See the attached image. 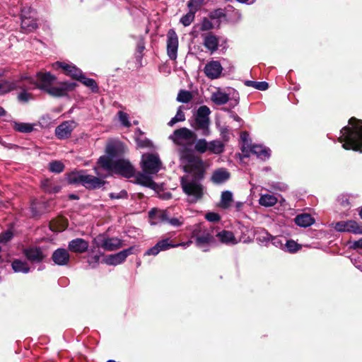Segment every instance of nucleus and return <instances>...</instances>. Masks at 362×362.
Wrapping results in <instances>:
<instances>
[{
  "mask_svg": "<svg viewBox=\"0 0 362 362\" xmlns=\"http://www.w3.org/2000/svg\"><path fill=\"white\" fill-rule=\"evenodd\" d=\"M11 125L15 131L21 133H30L34 129V125L30 123L13 121Z\"/></svg>",
  "mask_w": 362,
  "mask_h": 362,
  "instance_id": "c85d7f7f",
  "label": "nucleus"
},
{
  "mask_svg": "<svg viewBox=\"0 0 362 362\" xmlns=\"http://www.w3.org/2000/svg\"><path fill=\"white\" fill-rule=\"evenodd\" d=\"M23 84L18 86L23 90L18 94V98L21 102L26 103L33 99L31 94L27 92L28 90L37 88V78L36 79L30 76L23 78Z\"/></svg>",
  "mask_w": 362,
  "mask_h": 362,
  "instance_id": "9b49d317",
  "label": "nucleus"
},
{
  "mask_svg": "<svg viewBox=\"0 0 362 362\" xmlns=\"http://www.w3.org/2000/svg\"><path fill=\"white\" fill-rule=\"evenodd\" d=\"M6 115V111L4 109L1 107H0V117L4 116Z\"/></svg>",
  "mask_w": 362,
  "mask_h": 362,
  "instance_id": "774afa93",
  "label": "nucleus"
},
{
  "mask_svg": "<svg viewBox=\"0 0 362 362\" xmlns=\"http://www.w3.org/2000/svg\"><path fill=\"white\" fill-rule=\"evenodd\" d=\"M239 3L245 4H252L256 0H236Z\"/></svg>",
  "mask_w": 362,
  "mask_h": 362,
  "instance_id": "680f3d73",
  "label": "nucleus"
},
{
  "mask_svg": "<svg viewBox=\"0 0 362 362\" xmlns=\"http://www.w3.org/2000/svg\"><path fill=\"white\" fill-rule=\"evenodd\" d=\"M141 167L144 172L157 174L162 167V163L157 154L145 153L142 156Z\"/></svg>",
  "mask_w": 362,
  "mask_h": 362,
  "instance_id": "6e6552de",
  "label": "nucleus"
},
{
  "mask_svg": "<svg viewBox=\"0 0 362 362\" xmlns=\"http://www.w3.org/2000/svg\"><path fill=\"white\" fill-rule=\"evenodd\" d=\"M36 13L30 6H24L21 9V29L25 33H29L37 28Z\"/></svg>",
  "mask_w": 362,
  "mask_h": 362,
  "instance_id": "9d476101",
  "label": "nucleus"
},
{
  "mask_svg": "<svg viewBox=\"0 0 362 362\" xmlns=\"http://www.w3.org/2000/svg\"><path fill=\"white\" fill-rule=\"evenodd\" d=\"M36 77L37 78V88L54 97L66 96L76 86V83L74 82H60L54 85L56 78L49 72H39Z\"/></svg>",
  "mask_w": 362,
  "mask_h": 362,
  "instance_id": "f03ea898",
  "label": "nucleus"
},
{
  "mask_svg": "<svg viewBox=\"0 0 362 362\" xmlns=\"http://www.w3.org/2000/svg\"><path fill=\"white\" fill-rule=\"evenodd\" d=\"M243 202H236L235 207H236L237 210H240L241 208L243 207Z\"/></svg>",
  "mask_w": 362,
  "mask_h": 362,
  "instance_id": "338daca9",
  "label": "nucleus"
},
{
  "mask_svg": "<svg viewBox=\"0 0 362 362\" xmlns=\"http://www.w3.org/2000/svg\"><path fill=\"white\" fill-rule=\"evenodd\" d=\"M118 117L120 123L126 127H129L131 126V123L129 121V115L122 111H119L118 112Z\"/></svg>",
  "mask_w": 362,
  "mask_h": 362,
  "instance_id": "a18cd8bd",
  "label": "nucleus"
},
{
  "mask_svg": "<svg viewBox=\"0 0 362 362\" xmlns=\"http://www.w3.org/2000/svg\"><path fill=\"white\" fill-rule=\"evenodd\" d=\"M80 82H81L84 86L90 88L93 92H98V87L96 84V82L95 80L92 78H87L83 75V74H81V78H79L78 80Z\"/></svg>",
  "mask_w": 362,
  "mask_h": 362,
  "instance_id": "4c0bfd02",
  "label": "nucleus"
},
{
  "mask_svg": "<svg viewBox=\"0 0 362 362\" xmlns=\"http://www.w3.org/2000/svg\"><path fill=\"white\" fill-rule=\"evenodd\" d=\"M203 45L211 53L216 52L219 47L220 37L212 33H207L202 35Z\"/></svg>",
  "mask_w": 362,
  "mask_h": 362,
  "instance_id": "a211bd4d",
  "label": "nucleus"
},
{
  "mask_svg": "<svg viewBox=\"0 0 362 362\" xmlns=\"http://www.w3.org/2000/svg\"><path fill=\"white\" fill-rule=\"evenodd\" d=\"M192 235L195 238L196 245L202 248L204 251H207L204 247L211 244L214 240V230L202 224L195 226Z\"/></svg>",
  "mask_w": 362,
  "mask_h": 362,
  "instance_id": "0eeeda50",
  "label": "nucleus"
},
{
  "mask_svg": "<svg viewBox=\"0 0 362 362\" xmlns=\"http://www.w3.org/2000/svg\"><path fill=\"white\" fill-rule=\"evenodd\" d=\"M230 117L237 122H240L241 120L240 117L237 114L233 112L230 114Z\"/></svg>",
  "mask_w": 362,
  "mask_h": 362,
  "instance_id": "0e129e2a",
  "label": "nucleus"
},
{
  "mask_svg": "<svg viewBox=\"0 0 362 362\" xmlns=\"http://www.w3.org/2000/svg\"><path fill=\"white\" fill-rule=\"evenodd\" d=\"M233 202V193L230 191H224L221 194L219 206L222 209H228Z\"/></svg>",
  "mask_w": 362,
  "mask_h": 362,
  "instance_id": "72a5a7b5",
  "label": "nucleus"
},
{
  "mask_svg": "<svg viewBox=\"0 0 362 362\" xmlns=\"http://www.w3.org/2000/svg\"><path fill=\"white\" fill-rule=\"evenodd\" d=\"M88 243L82 238H76L69 243V250L76 253H83L88 248Z\"/></svg>",
  "mask_w": 362,
  "mask_h": 362,
  "instance_id": "5701e85b",
  "label": "nucleus"
},
{
  "mask_svg": "<svg viewBox=\"0 0 362 362\" xmlns=\"http://www.w3.org/2000/svg\"><path fill=\"white\" fill-rule=\"evenodd\" d=\"M223 69V66L218 61L211 60L206 64L204 72L207 78L216 79L221 77Z\"/></svg>",
  "mask_w": 362,
  "mask_h": 362,
  "instance_id": "dca6fc26",
  "label": "nucleus"
},
{
  "mask_svg": "<svg viewBox=\"0 0 362 362\" xmlns=\"http://www.w3.org/2000/svg\"><path fill=\"white\" fill-rule=\"evenodd\" d=\"M204 0H190L188 4L189 10L196 13L201 8Z\"/></svg>",
  "mask_w": 362,
  "mask_h": 362,
  "instance_id": "79ce46f5",
  "label": "nucleus"
},
{
  "mask_svg": "<svg viewBox=\"0 0 362 362\" xmlns=\"http://www.w3.org/2000/svg\"><path fill=\"white\" fill-rule=\"evenodd\" d=\"M349 124L351 127H344L341 129L339 141L343 143L342 147L346 150L362 152V120L352 117Z\"/></svg>",
  "mask_w": 362,
  "mask_h": 362,
  "instance_id": "7ed1b4c3",
  "label": "nucleus"
},
{
  "mask_svg": "<svg viewBox=\"0 0 362 362\" xmlns=\"http://www.w3.org/2000/svg\"><path fill=\"white\" fill-rule=\"evenodd\" d=\"M277 202V198L274 195L269 194H262L259 199V204L266 207L273 206Z\"/></svg>",
  "mask_w": 362,
  "mask_h": 362,
  "instance_id": "2f4dec72",
  "label": "nucleus"
},
{
  "mask_svg": "<svg viewBox=\"0 0 362 362\" xmlns=\"http://www.w3.org/2000/svg\"><path fill=\"white\" fill-rule=\"evenodd\" d=\"M250 152L262 160H265L270 156V150L262 145L253 144L250 147Z\"/></svg>",
  "mask_w": 362,
  "mask_h": 362,
  "instance_id": "bb28decb",
  "label": "nucleus"
},
{
  "mask_svg": "<svg viewBox=\"0 0 362 362\" xmlns=\"http://www.w3.org/2000/svg\"><path fill=\"white\" fill-rule=\"evenodd\" d=\"M218 240L226 245H235L239 243L238 240L234 235L233 233L229 230H222L216 235Z\"/></svg>",
  "mask_w": 362,
  "mask_h": 362,
  "instance_id": "b1692460",
  "label": "nucleus"
},
{
  "mask_svg": "<svg viewBox=\"0 0 362 362\" xmlns=\"http://www.w3.org/2000/svg\"><path fill=\"white\" fill-rule=\"evenodd\" d=\"M51 185H52V183L49 180H45L42 183V186L46 191H47L49 192H53V193H57V192H59V190L61 189L59 186L54 185V186L52 187Z\"/></svg>",
  "mask_w": 362,
  "mask_h": 362,
  "instance_id": "de8ad7c7",
  "label": "nucleus"
},
{
  "mask_svg": "<svg viewBox=\"0 0 362 362\" xmlns=\"http://www.w3.org/2000/svg\"><path fill=\"white\" fill-rule=\"evenodd\" d=\"M98 262H99V256H98V255H95V256L91 257L90 259H88V263L90 264H91L93 263L97 264Z\"/></svg>",
  "mask_w": 362,
  "mask_h": 362,
  "instance_id": "052dcab7",
  "label": "nucleus"
},
{
  "mask_svg": "<svg viewBox=\"0 0 362 362\" xmlns=\"http://www.w3.org/2000/svg\"><path fill=\"white\" fill-rule=\"evenodd\" d=\"M272 243L275 245L276 246H278L279 245H282L281 243V240L279 238H272Z\"/></svg>",
  "mask_w": 362,
  "mask_h": 362,
  "instance_id": "e2e57ef3",
  "label": "nucleus"
},
{
  "mask_svg": "<svg viewBox=\"0 0 362 362\" xmlns=\"http://www.w3.org/2000/svg\"><path fill=\"white\" fill-rule=\"evenodd\" d=\"M13 88V86L11 83L7 81L0 82V95L6 93L11 91Z\"/></svg>",
  "mask_w": 362,
  "mask_h": 362,
  "instance_id": "8fccbe9b",
  "label": "nucleus"
},
{
  "mask_svg": "<svg viewBox=\"0 0 362 362\" xmlns=\"http://www.w3.org/2000/svg\"><path fill=\"white\" fill-rule=\"evenodd\" d=\"M230 177V173L223 168L215 170L211 177V181L215 184H221L227 181Z\"/></svg>",
  "mask_w": 362,
  "mask_h": 362,
  "instance_id": "a878e982",
  "label": "nucleus"
},
{
  "mask_svg": "<svg viewBox=\"0 0 362 362\" xmlns=\"http://www.w3.org/2000/svg\"><path fill=\"white\" fill-rule=\"evenodd\" d=\"M211 100L216 105H224L228 102L229 95L223 92L216 91L212 93Z\"/></svg>",
  "mask_w": 362,
  "mask_h": 362,
  "instance_id": "7c9ffc66",
  "label": "nucleus"
},
{
  "mask_svg": "<svg viewBox=\"0 0 362 362\" xmlns=\"http://www.w3.org/2000/svg\"><path fill=\"white\" fill-rule=\"evenodd\" d=\"M271 238H272V236L269 234H268L266 232H264L262 233V236L258 237L257 239H259V241L267 242V241L270 240Z\"/></svg>",
  "mask_w": 362,
  "mask_h": 362,
  "instance_id": "4d7b16f0",
  "label": "nucleus"
},
{
  "mask_svg": "<svg viewBox=\"0 0 362 362\" xmlns=\"http://www.w3.org/2000/svg\"><path fill=\"white\" fill-rule=\"evenodd\" d=\"M182 108H183L182 106H180L177 108L176 115L168 123V126L173 127L176 123L180 122H183L185 120V115L183 112Z\"/></svg>",
  "mask_w": 362,
  "mask_h": 362,
  "instance_id": "ea45409f",
  "label": "nucleus"
},
{
  "mask_svg": "<svg viewBox=\"0 0 362 362\" xmlns=\"http://www.w3.org/2000/svg\"><path fill=\"white\" fill-rule=\"evenodd\" d=\"M25 255L31 262H41L45 255L40 248L30 247L25 250Z\"/></svg>",
  "mask_w": 362,
  "mask_h": 362,
  "instance_id": "393cba45",
  "label": "nucleus"
},
{
  "mask_svg": "<svg viewBox=\"0 0 362 362\" xmlns=\"http://www.w3.org/2000/svg\"><path fill=\"white\" fill-rule=\"evenodd\" d=\"M61 221H62V223L59 228H56L54 226V223H51L50 229L53 231H62V230H64L66 227L65 221L62 220V219Z\"/></svg>",
  "mask_w": 362,
  "mask_h": 362,
  "instance_id": "864d4df0",
  "label": "nucleus"
},
{
  "mask_svg": "<svg viewBox=\"0 0 362 362\" xmlns=\"http://www.w3.org/2000/svg\"><path fill=\"white\" fill-rule=\"evenodd\" d=\"M95 241L98 243V247L107 251H114L122 247V240L117 238H104L99 235Z\"/></svg>",
  "mask_w": 362,
  "mask_h": 362,
  "instance_id": "2eb2a0df",
  "label": "nucleus"
},
{
  "mask_svg": "<svg viewBox=\"0 0 362 362\" xmlns=\"http://www.w3.org/2000/svg\"><path fill=\"white\" fill-rule=\"evenodd\" d=\"M121 144L119 142H110L107 144L106 146V156L105 157H108L112 160H115V158L118 154L120 150Z\"/></svg>",
  "mask_w": 362,
  "mask_h": 362,
  "instance_id": "c756f323",
  "label": "nucleus"
},
{
  "mask_svg": "<svg viewBox=\"0 0 362 362\" xmlns=\"http://www.w3.org/2000/svg\"><path fill=\"white\" fill-rule=\"evenodd\" d=\"M194 151L199 153H204L209 151V141H207L205 139H195L194 142Z\"/></svg>",
  "mask_w": 362,
  "mask_h": 362,
  "instance_id": "f704fd0d",
  "label": "nucleus"
},
{
  "mask_svg": "<svg viewBox=\"0 0 362 362\" xmlns=\"http://www.w3.org/2000/svg\"><path fill=\"white\" fill-rule=\"evenodd\" d=\"M211 110L206 105L200 106L194 114V122L192 124L196 131L201 132L203 136H208L211 134L210 118Z\"/></svg>",
  "mask_w": 362,
  "mask_h": 362,
  "instance_id": "423d86ee",
  "label": "nucleus"
},
{
  "mask_svg": "<svg viewBox=\"0 0 362 362\" xmlns=\"http://www.w3.org/2000/svg\"><path fill=\"white\" fill-rule=\"evenodd\" d=\"M214 28L212 23L206 18H204L200 24V30L208 31Z\"/></svg>",
  "mask_w": 362,
  "mask_h": 362,
  "instance_id": "09e8293b",
  "label": "nucleus"
},
{
  "mask_svg": "<svg viewBox=\"0 0 362 362\" xmlns=\"http://www.w3.org/2000/svg\"><path fill=\"white\" fill-rule=\"evenodd\" d=\"M193 98V95L190 91L180 90L177 95V101L182 103H188Z\"/></svg>",
  "mask_w": 362,
  "mask_h": 362,
  "instance_id": "58836bf2",
  "label": "nucleus"
},
{
  "mask_svg": "<svg viewBox=\"0 0 362 362\" xmlns=\"http://www.w3.org/2000/svg\"><path fill=\"white\" fill-rule=\"evenodd\" d=\"M245 85L260 90H265L269 87L268 83L264 81L257 82L253 81H247L245 82Z\"/></svg>",
  "mask_w": 362,
  "mask_h": 362,
  "instance_id": "a19ab883",
  "label": "nucleus"
},
{
  "mask_svg": "<svg viewBox=\"0 0 362 362\" xmlns=\"http://www.w3.org/2000/svg\"><path fill=\"white\" fill-rule=\"evenodd\" d=\"M76 126L77 124L74 120L65 121L56 127L55 135L59 139H67Z\"/></svg>",
  "mask_w": 362,
  "mask_h": 362,
  "instance_id": "f3484780",
  "label": "nucleus"
},
{
  "mask_svg": "<svg viewBox=\"0 0 362 362\" xmlns=\"http://www.w3.org/2000/svg\"><path fill=\"white\" fill-rule=\"evenodd\" d=\"M274 189H279L281 191L286 190L287 189V186L284 184L278 183L275 186H274Z\"/></svg>",
  "mask_w": 362,
  "mask_h": 362,
  "instance_id": "bf43d9fd",
  "label": "nucleus"
},
{
  "mask_svg": "<svg viewBox=\"0 0 362 362\" xmlns=\"http://www.w3.org/2000/svg\"><path fill=\"white\" fill-rule=\"evenodd\" d=\"M12 268L15 272L28 273L30 268L25 262L16 259L12 263Z\"/></svg>",
  "mask_w": 362,
  "mask_h": 362,
  "instance_id": "e433bc0d",
  "label": "nucleus"
},
{
  "mask_svg": "<svg viewBox=\"0 0 362 362\" xmlns=\"http://www.w3.org/2000/svg\"><path fill=\"white\" fill-rule=\"evenodd\" d=\"M149 217L151 224H156L159 221L168 223L172 226L180 227L182 226L185 218L182 216L179 218H169L165 211L152 209L149 211Z\"/></svg>",
  "mask_w": 362,
  "mask_h": 362,
  "instance_id": "1a4fd4ad",
  "label": "nucleus"
},
{
  "mask_svg": "<svg viewBox=\"0 0 362 362\" xmlns=\"http://www.w3.org/2000/svg\"><path fill=\"white\" fill-rule=\"evenodd\" d=\"M54 69L62 68L65 74L71 78L78 80L81 78L82 71L73 64H69L65 62H57L53 65Z\"/></svg>",
  "mask_w": 362,
  "mask_h": 362,
  "instance_id": "aec40b11",
  "label": "nucleus"
},
{
  "mask_svg": "<svg viewBox=\"0 0 362 362\" xmlns=\"http://www.w3.org/2000/svg\"><path fill=\"white\" fill-rule=\"evenodd\" d=\"M134 247H130L116 254L107 255L104 261L108 265H118L124 262L129 255L134 253Z\"/></svg>",
  "mask_w": 362,
  "mask_h": 362,
  "instance_id": "4468645a",
  "label": "nucleus"
},
{
  "mask_svg": "<svg viewBox=\"0 0 362 362\" xmlns=\"http://www.w3.org/2000/svg\"><path fill=\"white\" fill-rule=\"evenodd\" d=\"M64 165L59 161H54L49 163V170L53 173H59L64 170Z\"/></svg>",
  "mask_w": 362,
  "mask_h": 362,
  "instance_id": "49530a36",
  "label": "nucleus"
},
{
  "mask_svg": "<svg viewBox=\"0 0 362 362\" xmlns=\"http://www.w3.org/2000/svg\"><path fill=\"white\" fill-rule=\"evenodd\" d=\"M178 37L175 31L170 29L167 34V54L172 60L177 59Z\"/></svg>",
  "mask_w": 362,
  "mask_h": 362,
  "instance_id": "ddd939ff",
  "label": "nucleus"
},
{
  "mask_svg": "<svg viewBox=\"0 0 362 362\" xmlns=\"http://www.w3.org/2000/svg\"><path fill=\"white\" fill-rule=\"evenodd\" d=\"M136 133L139 134L136 137V141L138 147L139 148H152L153 144L151 141L143 136V134L140 129L136 130Z\"/></svg>",
  "mask_w": 362,
  "mask_h": 362,
  "instance_id": "c9c22d12",
  "label": "nucleus"
},
{
  "mask_svg": "<svg viewBox=\"0 0 362 362\" xmlns=\"http://www.w3.org/2000/svg\"><path fill=\"white\" fill-rule=\"evenodd\" d=\"M295 223L298 226L306 228L313 225L315 219L310 214H302L295 218Z\"/></svg>",
  "mask_w": 362,
  "mask_h": 362,
  "instance_id": "cd10ccee",
  "label": "nucleus"
},
{
  "mask_svg": "<svg viewBox=\"0 0 362 362\" xmlns=\"http://www.w3.org/2000/svg\"><path fill=\"white\" fill-rule=\"evenodd\" d=\"M98 163L106 171L107 176L115 173L126 177H132L134 175V167L126 160H112L108 157L100 156Z\"/></svg>",
  "mask_w": 362,
  "mask_h": 362,
  "instance_id": "20e7f679",
  "label": "nucleus"
},
{
  "mask_svg": "<svg viewBox=\"0 0 362 362\" xmlns=\"http://www.w3.org/2000/svg\"><path fill=\"white\" fill-rule=\"evenodd\" d=\"M192 242L191 240H189L186 243H179L177 245H178V246H182L184 247H189L192 244Z\"/></svg>",
  "mask_w": 362,
  "mask_h": 362,
  "instance_id": "69168bd1",
  "label": "nucleus"
},
{
  "mask_svg": "<svg viewBox=\"0 0 362 362\" xmlns=\"http://www.w3.org/2000/svg\"><path fill=\"white\" fill-rule=\"evenodd\" d=\"M221 136L225 141H228L229 139L228 129L227 127H221L220 129Z\"/></svg>",
  "mask_w": 362,
  "mask_h": 362,
  "instance_id": "5fc2aeb1",
  "label": "nucleus"
},
{
  "mask_svg": "<svg viewBox=\"0 0 362 362\" xmlns=\"http://www.w3.org/2000/svg\"><path fill=\"white\" fill-rule=\"evenodd\" d=\"M205 218L210 222H217L220 220V216L214 212H209L205 215Z\"/></svg>",
  "mask_w": 362,
  "mask_h": 362,
  "instance_id": "603ef678",
  "label": "nucleus"
},
{
  "mask_svg": "<svg viewBox=\"0 0 362 362\" xmlns=\"http://www.w3.org/2000/svg\"><path fill=\"white\" fill-rule=\"evenodd\" d=\"M196 138V134L186 127L177 129L169 136V139L180 147L178 155L180 165L185 172L192 174L181 179L182 188L192 202L202 198L204 192L203 186L199 181L204 172V162L195 156L191 149Z\"/></svg>",
  "mask_w": 362,
  "mask_h": 362,
  "instance_id": "f257e3e1",
  "label": "nucleus"
},
{
  "mask_svg": "<svg viewBox=\"0 0 362 362\" xmlns=\"http://www.w3.org/2000/svg\"><path fill=\"white\" fill-rule=\"evenodd\" d=\"M285 248L290 252H295L300 249V246L294 240H287L285 244Z\"/></svg>",
  "mask_w": 362,
  "mask_h": 362,
  "instance_id": "c03bdc74",
  "label": "nucleus"
},
{
  "mask_svg": "<svg viewBox=\"0 0 362 362\" xmlns=\"http://www.w3.org/2000/svg\"><path fill=\"white\" fill-rule=\"evenodd\" d=\"M194 17L195 13L189 10V12L181 18L180 22L184 26H188L193 22Z\"/></svg>",
  "mask_w": 362,
  "mask_h": 362,
  "instance_id": "37998d69",
  "label": "nucleus"
},
{
  "mask_svg": "<svg viewBox=\"0 0 362 362\" xmlns=\"http://www.w3.org/2000/svg\"><path fill=\"white\" fill-rule=\"evenodd\" d=\"M95 173L98 177L88 175L85 171H76L71 173L67 177L69 184H81L87 189H97L101 187L105 182L103 178L107 177V175H103L98 171V168H95Z\"/></svg>",
  "mask_w": 362,
  "mask_h": 362,
  "instance_id": "39448f33",
  "label": "nucleus"
},
{
  "mask_svg": "<svg viewBox=\"0 0 362 362\" xmlns=\"http://www.w3.org/2000/svg\"><path fill=\"white\" fill-rule=\"evenodd\" d=\"M152 174L146 173L143 171V173H134V176L135 178V182L137 184L141 185L148 187L151 189H155L156 187V184L153 181L151 175Z\"/></svg>",
  "mask_w": 362,
  "mask_h": 362,
  "instance_id": "4be33fe9",
  "label": "nucleus"
},
{
  "mask_svg": "<svg viewBox=\"0 0 362 362\" xmlns=\"http://www.w3.org/2000/svg\"><path fill=\"white\" fill-rule=\"evenodd\" d=\"M225 144L220 140H212L209 141V152L214 154H221L223 152Z\"/></svg>",
  "mask_w": 362,
  "mask_h": 362,
  "instance_id": "473e14b6",
  "label": "nucleus"
},
{
  "mask_svg": "<svg viewBox=\"0 0 362 362\" xmlns=\"http://www.w3.org/2000/svg\"><path fill=\"white\" fill-rule=\"evenodd\" d=\"M52 259L54 264L59 266H64L69 263L70 256L66 250L64 248H59L53 252Z\"/></svg>",
  "mask_w": 362,
  "mask_h": 362,
  "instance_id": "412c9836",
  "label": "nucleus"
},
{
  "mask_svg": "<svg viewBox=\"0 0 362 362\" xmlns=\"http://www.w3.org/2000/svg\"><path fill=\"white\" fill-rule=\"evenodd\" d=\"M177 247H178V245H173L172 243H170V240L168 238L163 239L158 242L153 247L146 250V252L144 253V255L156 256L161 251H165L170 248Z\"/></svg>",
  "mask_w": 362,
  "mask_h": 362,
  "instance_id": "6ab92c4d",
  "label": "nucleus"
},
{
  "mask_svg": "<svg viewBox=\"0 0 362 362\" xmlns=\"http://www.w3.org/2000/svg\"><path fill=\"white\" fill-rule=\"evenodd\" d=\"M13 237V233L10 230H7L0 235V243H6Z\"/></svg>",
  "mask_w": 362,
  "mask_h": 362,
  "instance_id": "3c124183",
  "label": "nucleus"
},
{
  "mask_svg": "<svg viewBox=\"0 0 362 362\" xmlns=\"http://www.w3.org/2000/svg\"><path fill=\"white\" fill-rule=\"evenodd\" d=\"M353 247L362 249V238L353 243Z\"/></svg>",
  "mask_w": 362,
  "mask_h": 362,
  "instance_id": "13d9d810",
  "label": "nucleus"
},
{
  "mask_svg": "<svg viewBox=\"0 0 362 362\" xmlns=\"http://www.w3.org/2000/svg\"><path fill=\"white\" fill-rule=\"evenodd\" d=\"M127 194L125 191H121L119 193H110V197L111 199H119L127 197Z\"/></svg>",
  "mask_w": 362,
  "mask_h": 362,
  "instance_id": "6e6d98bb",
  "label": "nucleus"
},
{
  "mask_svg": "<svg viewBox=\"0 0 362 362\" xmlns=\"http://www.w3.org/2000/svg\"><path fill=\"white\" fill-rule=\"evenodd\" d=\"M334 228L338 232H349L355 234H362V226L355 221H339L332 223Z\"/></svg>",
  "mask_w": 362,
  "mask_h": 362,
  "instance_id": "f8f14e48",
  "label": "nucleus"
}]
</instances>
